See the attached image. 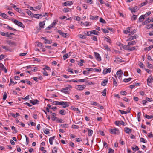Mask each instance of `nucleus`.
I'll return each instance as SVG.
<instances>
[{"mask_svg": "<svg viewBox=\"0 0 153 153\" xmlns=\"http://www.w3.org/2000/svg\"><path fill=\"white\" fill-rule=\"evenodd\" d=\"M12 21L15 24L19 26L20 27H22L23 28H25V27L23 23L20 22L18 21L16 19H12Z\"/></svg>", "mask_w": 153, "mask_h": 153, "instance_id": "f257e3e1", "label": "nucleus"}, {"mask_svg": "<svg viewBox=\"0 0 153 153\" xmlns=\"http://www.w3.org/2000/svg\"><path fill=\"white\" fill-rule=\"evenodd\" d=\"M110 132L111 134H118L119 133L118 129L115 128L114 129H111L110 130Z\"/></svg>", "mask_w": 153, "mask_h": 153, "instance_id": "f03ea898", "label": "nucleus"}, {"mask_svg": "<svg viewBox=\"0 0 153 153\" xmlns=\"http://www.w3.org/2000/svg\"><path fill=\"white\" fill-rule=\"evenodd\" d=\"M86 86L84 85H77L75 87V89L79 91H81L84 89Z\"/></svg>", "mask_w": 153, "mask_h": 153, "instance_id": "7ed1b4c3", "label": "nucleus"}, {"mask_svg": "<svg viewBox=\"0 0 153 153\" xmlns=\"http://www.w3.org/2000/svg\"><path fill=\"white\" fill-rule=\"evenodd\" d=\"M59 105L62 106L63 108H65L68 107L69 105L68 102H64L63 101H60Z\"/></svg>", "mask_w": 153, "mask_h": 153, "instance_id": "20e7f679", "label": "nucleus"}, {"mask_svg": "<svg viewBox=\"0 0 153 153\" xmlns=\"http://www.w3.org/2000/svg\"><path fill=\"white\" fill-rule=\"evenodd\" d=\"M57 32L59 34L62 35L65 38L68 36V34L67 33H65L60 30H58Z\"/></svg>", "mask_w": 153, "mask_h": 153, "instance_id": "39448f33", "label": "nucleus"}, {"mask_svg": "<svg viewBox=\"0 0 153 153\" xmlns=\"http://www.w3.org/2000/svg\"><path fill=\"white\" fill-rule=\"evenodd\" d=\"M52 120L53 121H58L59 123H62L63 122V120L62 119H59L56 117H52Z\"/></svg>", "mask_w": 153, "mask_h": 153, "instance_id": "423d86ee", "label": "nucleus"}, {"mask_svg": "<svg viewBox=\"0 0 153 153\" xmlns=\"http://www.w3.org/2000/svg\"><path fill=\"white\" fill-rule=\"evenodd\" d=\"M95 56L96 59L98 61H100L101 60V57L100 54L97 52H94Z\"/></svg>", "mask_w": 153, "mask_h": 153, "instance_id": "0eeeda50", "label": "nucleus"}, {"mask_svg": "<svg viewBox=\"0 0 153 153\" xmlns=\"http://www.w3.org/2000/svg\"><path fill=\"white\" fill-rule=\"evenodd\" d=\"M70 89L68 87H65V88H63L61 90V91L65 94H68L69 92L67 91L69 90Z\"/></svg>", "mask_w": 153, "mask_h": 153, "instance_id": "6e6552de", "label": "nucleus"}, {"mask_svg": "<svg viewBox=\"0 0 153 153\" xmlns=\"http://www.w3.org/2000/svg\"><path fill=\"white\" fill-rule=\"evenodd\" d=\"M120 48L121 50L122 49V48H123V49L128 50L129 47H128V45H125L123 44H120Z\"/></svg>", "mask_w": 153, "mask_h": 153, "instance_id": "1a4fd4ad", "label": "nucleus"}, {"mask_svg": "<svg viewBox=\"0 0 153 153\" xmlns=\"http://www.w3.org/2000/svg\"><path fill=\"white\" fill-rule=\"evenodd\" d=\"M153 82V77L150 76L147 79V83L148 85H149V83Z\"/></svg>", "mask_w": 153, "mask_h": 153, "instance_id": "9d476101", "label": "nucleus"}, {"mask_svg": "<svg viewBox=\"0 0 153 153\" xmlns=\"http://www.w3.org/2000/svg\"><path fill=\"white\" fill-rule=\"evenodd\" d=\"M115 124L117 126H120L121 125H125V123L123 121H116Z\"/></svg>", "mask_w": 153, "mask_h": 153, "instance_id": "9b49d317", "label": "nucleus"}, {"mask_svg": "<svg viewBox=\"0 0 153 153\" xmlns=\"http://www.w3.org/2000/svg\"><path fill=\"white\" fill-rule=\"evenodd\" d=\"M123 72L121 70L118 71L116 73V74L119 78H120L121 77L122 75L123 74Z\"/></svg>", "mask_w": 153, "mask_h": 153, "instance_id": "f8f14e48", "label": "nucleus"}, {"mask_svg": "<svg viewBox=\"0 0 153 153\" xmlns=\"http://www.w3.org/2000/svg\"><path fill=\"white\" fill-rule=\"evenodd\" d=\"M71 54V52H69L68 53L66 54L63 56V59L64 60H65L67 58H68L69 57Z\"/></svg>", "mask_w": 153, "mask_h": 153, "instance_id": "ddd939ff", "label": "nucleus"}, {"mask_svg": "<svg viewBox=\"0 0 153 153\" xmlns=\"http://www.w3.org/2000/svg\"><path fill=\"white\" fill-rule=\"evenodd\" d=\"M39 101L37 99L34 100H31L30 101V102L32 103L33 105H35L39 103Z\"/></svg>", "mask_w": 153, "mask_h": 153, "instance_id": "4468645a", "label": "nucleus"}, {"mask_svg": "<svg viewBox=\"0 0 153 153\" xmlns=\"http://www.w3.org/2000/svg\"><path fill=\"white\" fill-rule=\"evenodd\" d=\"M33 17L38 19L41 18L42 17V14H34Z\"/></svg>", "mask_w": 153, "mask_h": 153, "instance_id": "2eb2a0df", "label": "nucleus"}, {"mask_svg": "<svg viewBox=\"0 0 153 153\" xmlns=\"http://www.w3.org/2000/svg\"><path fill=\"white\" fill-rule=\"evenodd\" d=\"M131 27H128L127 28L126 30H123V33L124 34H128L129 33H131Z\"/></svg>", "mask_w": 153, "mask_h": 153, "instance_id": "dca6fc26", "label": "nucleus"}, {"mask_svg": "<svg viewBox=\"0 0 153 153\" xmlns=\"http://www.w3.org/2000/svg\"><path fill=\"white\" fill-rule=\"evenodd\" d=\"M55 137V136H54L51 137H50L49 139V143L51 145L53 144V140L54 139Z\"/></svg>", "mask_w": 153, "mask_h": 153, "instance_id": "f3484780", "label": "nucleus"}, {"mask_svg": "<svg viewBox=\"0 0 153 153\" xmlns=\"http://www.w3.org/2000/svg\"><path fill=\"white\" fill-rule=\"evenodd\" d=\"M150 22V19L149 18H148L144 22L142 23V25H146L148 23H149Z\"/></svg>", "mask_w": 153, "mask_h": 153, "instance_id": "a211bd4d", "label": "nucleus"}, {"mask_svg": "<svg viewBox=\"0 0 153 153\" xmlns=\"http://www.w3.org/2000/svg\"><path fill=\"white\" fill-rule=\"evenodd\" d=\"M73 4V3L72 1H67L66 2H65L64 3L63 5L65 6H70Z\"/></svg>", "mask_w": 153, "mask_h": 153, "instance_id": "6ab92c4d", "label": "nucleus"}, {"mask_svg": "<svg viewBox=\"0 0 153 153\" xmlns=\"http://www.w3.org/2000/svg\"><path fill=\"white\" fill-rule=\"evenodd\" d=\"M125 131L126 133H130L131 132V130L128 128L126 127L125 128Z\"/></svg>", "mask_w": 153, "mask_h": 153, "instance_id": "aec40b11", "label": "nucleus"}, {"mask_svg": "<svg viewBox=\"0 0 153 153\" xmlns=\"http://www.w3.org/2000/svg\"><path fill=\"white\" fill-rule=\"evenodd\" d=\"M136 34H135L134 36H132L130 37L129 39H128L126 40L127 41H129L130 40H131L133 39H135L136 38Z\"/></svg>", "mask_w": 153, "mask_h": 153, "instance_id": "412c9836", "label": "nucleus"}, {"mask_svg": "<svg viewBox=\"0 0 153 153\" xmlns=\"http://www.w3.org/2000/svg\"><path fill=\"white\" fill-rule=\"evenodd\" d=\"M45 21H44L42 22H41L39 23V25L40 27L42 28H44V26L45 25Z\"/></svg>", "mask_w": 153, "mask_h": 153, "instance_id": "4be33fe9", "label": "nucleus"}, {"mask_svg": "<svg viewBox=\"0 0 153 153\" xmlns=\"http://www.w3.org/2000/svg\"><path fill=\"white\" fill-rule=\"evenodd\" d=\"M26 13L28 14L31 17L33 16L34 14H33L31 11L29 10L28 9L26 10Z\"/></svg>", "mask_w": 153, "mask_h": 153, "instance_id": "5701e85b", "label": "nucleus"}, {"mask_svg": "<svg viewBox=\"0 0 153 153\" xmlns=\"http://www.w3.org/2000/svg\"><path fill=\"white\" fill-rule=\"evenodd\" d=\"M129 9L132 12H135L137 11L138 10L137 8V7H136L134 8H129Z\"/></svg>", "mask_w": 153, "mask_h": 153, "instance_id": "b1692460", "label": "nucleus"}, {"mask_svg": "<svg viewBox=\"0 0 153 153\" xmlns=\"http://www.w3.org/2000/svg\"><path fill=\"white\" fill-rule=\"evenodd\" d=\"M99 16H90V19L92 20H96L98 19Z\"/></svg>", "mask_w": 153, "mask_h": 153, "instance_id": "393cba45", "label": "nucleus"}, {"mask_svg": "<svg viewBox=\"0 0 153 153\" xmlns=\"http://www.w3.org/2000/svg\"><path fill=\"white\" fill-rule=\"evenodd\" d=\"M108 81V79H105L102 82L101 85L103 86H105L106 84L107 83Z\"/></svg>", "mask_w": 153, "mask_h": 153, "instance_id": "a878e982", "label": "nucleus"}, {"mask_svg": "<svg viewBox=\"0 0 153 153\" xmlns=\"http://www.w3.org/2000/svg\"><path fill=\"white\" fill-rule=\"evenodd\" d=\"M4 25L7 26V27H6V28L7 29H9V30H12L13 31H16L17 30L16 29L10 27L8 25H6L5 24H4Z\"/></svg>", "mask_w": 153, "mask_h": 153, "instance_id": "bb28decb", "label": "nucleus"}, {"mask_svg": "<svg viewBox=\"0 0 153 153\" xmlns=\"http://www.w3.org/2000/svg\"><path fill=\"white\" fill-rule=\"evenodd\" d=\"M87 130H88V136H91L93 132V131L88 128Z\"/></svg>", "mask_w": 153, "mask_h": 153, "instance_id": "cd10ccee", "label": "nucleus"}, {"mask_svg": "<svg viewBox=\"0 0 153 153\" xmlns=\"http://www.w3.org/2000/svg\"><path fill=\"white\" fill-rule=\"evenodd\" d=\"M59 113L62 115H65L66 113V112L65 110L63 109L60 110Z\"/></svg>", "mask_w": 153, "mask_h": 153, "instance_id": "c85d7f7f", "label": "nucleus"}, {"mask_svg": "<svg viewBox=\"0 0 153 153\" xmlns=\"http://www.w3.org/2000/svg\"><path fill=\"white\" fill-rule=\"evenodd\" d=\"M47 106L50 109H53L54 111H55V110L57 109V108L56 107H51L50 104H48Z\"/></svg>", "mask_w": 153, "mask_h": 153, "instance_id": "c756f323", "label": "nucleus"}, {"mask_svg": "<svg viewBox=\"0 0 153 153\" xmlns=\"http://www.w3.org/2000/svg\"><path fill=\"white\" fill-rule=\"evenodd\" d=\"M136 44V42L135 41H133L131 42H129L128 43V46L130 45H133Z\"/></svg>", "mask_w": 153, "mask_h": 153, "instance_id": "7c9ffc66", "label": "nucleus"}, {"mask_svg": "<svg viewBox=\"0 0 153 153\" xmlns=\"http://www.w3.org/2000/svg\"><path fill=\"white\" fill-rule=\"evenodd\" d=\"M78 36L79 38H81V39H85L86 38V36H85L84 35H83L82 34H79V35H78Z\"/></svg>", "mask_w": 153, "mask_h": 153, "instance_id": "2f4dec72", "label": "nucleus"}, {"mask_svg": "<svg viewBox=\"0 0 153 153\" xmlns=\"http://www.w3.org/2000/svg\"><path fill=\"white\" fill-rule=\"evenodd\" d=\"M153 48V45H151L149 47H146V48H145V50L146 51H148L150 50L152 48Z\"/></svg>", "mask_w": 153, "mask_h": 153, "instance_id": "473e14b6", "label": "nucleus"}, {"mask_svg": "<svg viewBox=\"0 0 153 153\" xmlns=\"http://www.w3.org/2000/svg\"><path fill=\"white\" fill-rule=\"evenodd\" d=\"M57 148L56 147H54L52 149V153H57Z\"/></svg>", "mask_w": 153, "mask_h": 153, "instance_id": "72a5a7b5", "label": "nucleus"}, {"mask_svg": "<svg viewBox=\"0 0 153 153\" xmlns=\"http://www.w3.org/2000/svg\"><path fill=\"white\" fill-rule=\"evenodd\" d=\"M137 47H138L137 46H136L135 47V46L131 48H129V47L128 51H131L133 50H135V49H137V48H137Z\"/></svg>", "mask_w": 153, "mask_h": 153, "instance_id": "f704fd0d", "label": "nucleus"}, {"mask_svg": "<svg viewBox=\"0 0 153 153\" xmlns=\"http://www.w3.org/2000/svg\"><path fill=\"white\" fill-rule=\"evenodd\" d=\"M131 149L134 151H135L136 150H139V148L136 146H135V147H132Z\"/></svg>", "mask_w": 153, "mask_h": 153, "instance_id": "c9c22d12", "label": "nucleus"}, {"mask_svg": "<svg viewBox=\"0 0 153 153\" xmlns=\"http://www.w3.org/2000/svg\"><path fill=\"white\" fill-rule=\"evenodd\" d=\"M103 47L107 51H111V49L107 45H103Z\"/></svg>", "mask_w": 153, "mask_h": 153, "instance_id": "e433bc0d", "label": "nucleus"}, {"mask_svg": "<svg viewBox=\"0 0 153 153\" xmlns=\"http://www.w3.org/2000/svg\"><path fill=\"white\" fill-rule=\"evenodd\" d=\"M91 35L92 34H94L95 35H98V33H99V32L98 31H97L95 30H92L91 31Z\"/></svg>", "mask_w": 153, "mask_h": 153, "instance_id": "4c0bfd02", "label": "nucleus"}, {"mask_svg": "<svg viewBox=\"0 0 153 153\" xmlns=\"http://www.w3.org/2000/svg\"><path fill=\"white\" fill-rule=\"evenodd\" d=\"M140 141L141 142H143L144 143H147V140L144 138L142 137L140 138Z\"/></svg>", "mask_w": 153, "mask_h": 153, "instance_id": "58836bf2", "label": "nucleus"}, {"mask_svg": "<svg viewBox=\"0 0 153 153\" xmlns=\"http://www.w3.org/2000/svg\"><path fill=\"white\" fill-rule=\"evenodd\" d=\"M60 102L55 101L53 102L52 104L55 105H60Z\"/></svg>", "mask_w": 153, "mask_h": 153, "instance_id": "ea45409f", "label": "nucleus"}, {"mask_svg": "<svg viewBox=\"0 0 153 153\" xmlns=\"http://www.w3.org/2000/svg\"><path fill=\"white\" fill-rule=\"evenodd\" d=\"M68 125L67 124H61L60 125L61 126H62V128H68Z\"/></svg>", "mask_w": 153, "mask_h": 153, "instance_id": "a19ab883", "label": "nucleus"}, {"mask_svg": "<svg viewBox=\"0 0 153 153\" xmlns=\"http://www.w3.org/2000/svg\"><path fill=\"white\" fill-rule=\"evenodd\" d=\"M73 110L75 111H77V113L81 114L80 111L77 108H73Z\"/></svg>", "mask_w": 153, "mask_h": 153, "instance_id": "79ce46f5", "label": "nucleus"}, {"mask_svg": "<svg viewBox=\"0 0 153 153\" xmlns=\"http://www.w3.org/2000/svg\"><path fill=\"white\" fill-rule=\"evenodd\" d=\"M132 79V78H129L128 79H124L123 80V81L125 82H128L129 81L131 80Z\"/></svg>", "mask_w": 153, "mask_h": 153, "instance_id": "37998d69", "label": "nucleus"}, {"mask_svg": "<svg viewBox=\"0 0 153 153\" xmlns=\"http://www.w3.org/2000/svg\"><path fill=\"white\" fill-rule=\"evenodd\" d=\"M108 37H105V39H107L106 41L108 42L109 43H111V40L110 39V38L108 36Z\"/></svg>", "mask_w": 153, "mask_h": 153, "instance_id": "c03bdc74", "label": "nucleus"}, {"mask_svg": "<svg viewBox=\"0 0 153 153\" xmlns=\"http://www.w3.org/2000/svg\"><path fill=\"white\" fill-rule=\"evenodd\" d=\"M71 9L69 8H64L62 10L63 12L64 13H66L67 12H68Z\"/></svg>", "mask_w": 153, "mask_h": 153, "instance_id": "a18cd8bd", "label": "nucleus"}, {"mask_svg": "<svg viewBox=\"0 0 153 153\" xmlns=\"http://www.w3.org/2000/svg\"><path fill=\"white\" fill-rule=\"evenodd\" d=\"M100 22L103 24H106V22L102 18H100Z\"/></svg>", "mask_w": 153, "mask_h": 153, "instance_id": "49530a36", "label": "nucleus"}, {"mask_svg": "<svg viewBox=\"0 0 153 153\" xmlns=\"http://www.w3.org/2000/svg\"><path fill=\"white\" fill-rule=\"evenodd\" d=\"M152 24H149L146 26V28L147 29H149L151 28H152Z\"/></svg>", "mask_w": 153, "mask_h": 153, "instance_id": "de8ad7c7", "label": "nucleus"}, {"mask_svg": "<svg viewBox=\"0 0 153 153\" xmlns=\"http://www.w3.org/2000/svg\"><path fill=\"white\" fill-rule=\"evenodd\" d=\"M11 78V77L10 78V83L9 84V86H10L11 85V83H14V84H16L17 83V82H13V81H12V79Z\"/></svg>", "mask_w": 153, "mask_h": 153, "instance_id": "09e8293b", "label": "nucleus"}, {"mask_svg": "<svg viewBox=\"0 0 153 153\" xmlns=\"http://www.w3.org/2000/svg\"><path fill=\"white\" fill-rule=\"evenodd\" d=\"M106 88H105V89H104L103 91L102 92V95L104 96H106Z\"/></svg>", "mask_w": 153, "mask_h": 153, "instance_id": "8fccbe9b", "label": "nucleus"}, {"mask_svg": "<svg viewBox=\"0 0 153 153\" xmlns=\"http://www.w3.org/2000/svg\"><path fill=\"white\" fill-rule=\"evenodd\" d=\"M144 18L143 17V16H142V15H141L140 17L139 18L138 22H141L143 21V20H144Z\"/></svg>", "mask_w": 153, "mask_h": 153, "instance_id": "3c124183", "label": "nucleus"}, {"mask_svg": "<svg viewBox=\"0 0 153 153\" xmlns=\"http://www.w3.org/2000/svg\"><path fill=\"white\" fill-rule=\"evenodd\" d=\"M118 111L120 112L121 114H127V112L126 111H123V110H118Z\"/></svg>", "mask_w": 153, "mask_h": 153, "instance_id": "603ef678", "label": "nucleus"}, {"mask_svg": "<svg viewBox=\"0 0 153 153\" xmlns=\"http://www.w3.org/2000/svg\"><path fill=\"white\" fill-rule=\"evenodd\" d=\"M72 128L74 129H78L79 128V127L78 126L75 125H73L71 127Z\"/></svg>", "mask_w": 153, "mask_h": 153, "instance_id": "864d4df0", "label": "nucleus"}, {"mask_svg": "<svg viewBox=\"0 0 153 153\" xmlns=\"http://www.w3.org/2000/svg\"><path fill=\"white\" fill-rule=\"evenodd\" d=\"M94 83L92 82H86V85H93Z\"/></svg>", "mask_w": 153, "mask_h": 153, "instance_id": "5fc2aeb1", "label": "nucleus"}, {"mask_svg": "<svg viewBox=\"0 0 153 153\" xmlns=\"http://www.w3.org/2000/svg\"><path fill=\"white\" fill-rule=\"evenodd\" d=\"M57 22V21L56 20H54L53 23L51 24L53 27L54 26Z\"/></svg>", "mask_w": 153, "mask_h": 153, "instance_id": "6e6d98bb", "label": "nucleus"}, {"mask_svg": "<svg viewBox=\"0 0 153 153\" xmlns=\"http://www.w3.org/2000/svg\"><path fill=\"white\" fill-rule=\"evenodd\" d=\"M145 117L147 119H150L153 118V115L149 116L147 115H146Z\"/></svg>", "mask_w": 153, "mask_h": 153, "instance_id": "4d7b16f0", "label": "nucleus"}, {"mask_svg": "<svg viewBox=\"0 0 153 153\" xmlns=\"http://www.w3.org/2000/svg\"><path fill=\"white\" fill-rule=\"evenodd\" d=\"M101 29L102 30V31L104 33H109V31L107 29H105L102 28Z\"/></svg>", "mask_w": 153, "mask_h": 153, "instance_id": "13d9d810", "label": "nucleus"}, {"mask_svg": "<svg viewBox=\"0 0 153 153\" xmlns=\"http://www.w3.org/2000/svg\"><path fill=\"white\" fill-rule=\"evenodd\" d=\"M74 20L77 21H79L80 19V17L78 16H74Z\"/></svg>", "mask_w": 153, "mask_h": 153, "instance_id": "bf43d9fd", "label": "nucleus"}, {"mask_svg": "<svg viewBox=\"0 0 153 153\" xmlns=\"http://www.w3.org/2000/svg\"><path fill=\"white\" fill-rule=\"evenodd\" d=\"M8 44L10 45H16V43L13 42H12L11 41H9L8 43Z\"/></svg>", "mask_w": 153, "mask_h": 153, "instance_id": "052dcab7", "label": "nucleus"}, {"mask_svg": "<svg viewBox=\"0 0 153 153\" xmlns=\"http://www.w3.org/2000/svg\"><path fill=\"white\" fill-rule=\"evenodd\" d=\"M42 69L43 70V71H45L46 70H50V68L49 67L46 66L45 68H43Z\"/></svg>", "mask_w": 153, "mask_h": 153, "instance_id": "680f3d73", "label": "nucleus"}, {"mask_svg": "<svg viewBox=\"0 0 153 153\" xmlns=\"http://www.w3.org/2000/svg\"><path fill=\"white\" fill-rule=\"evenodd\" d=\"M7 97V94L6 92H4V94L3 97V100H5Z\"/></svg>", "mask_w": 153, "mask_h": 153, "instance_id": "e2e57ef3", "label": "nucleus"}, {"mask_svg": "<svg viewBox=\"0 0 153 153\" xmlns=\"http://www.w3.org/2000/svg\"><path fill=\"white\" fill-rule=\"evenodd\" d=\"M1 16L4 19H7L8 17L7 15L4 13H3Z\"/></svg>", "mask_w": 153, "mask_h": 153, "instance_id": "0e129e2a", "label": "nucleus"}, {"mask_svg": "<svg viewBox=\"0 0 153 153\" xmlns=\"http://www.w3.org/2000/svg\"><path fill=\"white\" fill-rule=\"evenodd\" d=\"M80 62H79L78 63V65H79L80 66H82L83 65V63H84V61L83 60H80Z\"/></svg>", "mask_w": 153, "mask_h": 153, "instance_id": "69168bd1", "label": "nucleus"}, {"mask_svg": "<svg viewBox=\"0 0 153 153\" xmlns=\"http://www.w3.org/2000/svg\"><path fill=\"white\" fill-rule=\"evenodd\" d=\"M109 151L108 153H114V151L112 149L109 148L108 149Z\"/></svg>", "mask_w": 153, "mask_h": 153, "instance_id": "338daca9", "label": "nucleus"}, {"mask_svg": "<svg viewBox=\"0 0 153 153\" xmlns=\"http://www.w3.org/2000/svg\"><path fill=\"white\" fill-rule=\"evenodd\" d=\"M147 3H148L147 1L146 0V2L142 3L141 4V7L143 6H145V5H146L147 4Z\"/></svg>", "mask_w": 153, "mask_h": 153, "instance_id": "774afa93", "label": "nucleus"}]
</instances>
